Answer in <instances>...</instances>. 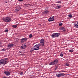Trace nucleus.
Listing matches in <instances>:
<instances>
[{
  "mask_svg": "<svg viewBox=\"0 0 78 78\" xmlns=\"http://www.w3.org/2000/svg\"><path fill=\"white\" fill-rule=\"evenodd\" d=\"M8 58L2 59L0 60V65H5L7 63Z\"/></svg>",
  "mask_w": 78,
  "mask_h": 78,
  "instance_id": "obj_1",
  "label": "nucleus"
},
{
  "mask_svg": "<svg viewBox=\"0 0 78 78\" xmlns=\"http://www.w3.org/2000/svg\"><path fill=\"white\" fill-rule=\"evenodd\" d=\"M4 21H5L6 23H8L11 21V18L9 17H7L3 19Z\"/></svg>",
  "mask_w": 78,
  "mask_h": 78,
  "instance_id": "obj_2",
  "label": "nucleus"
},
{
  "mask_svg": "<svg viewBox=\"0 0 78 78\" xmlns=\"http://www.w3.org/2000/svg\"><path fill=\"white\" fill-rule=\"evenodd\" d=\"M58 63V60L56 59L54 60L53 61L51 62L49 64V65L51 66V65H53L54 66L55 65V64H57Z\"/></svg>",
  "mask_w": 78,
  "mask_h": 78,
  "instance_id": "obj_3",
  "label": "nucleus"
},
{
  "mask_svg": "<svg viewBox=\"0 0 78 78\" xmlns=\"http://www.w3.org/2000/svg\"><path fill=\"white\" fill-rule=\"evenodd\" d=\"M59 35H60V34L59 33H54L52 34L51 37L53 38L58 37H59Z\"/></svg>",
  "mask_w": 78,
  "mask_h": 78,
  "instance_id": "obj_4",
  "label": "nucleus"
},
{
  "mask_svg": "<svg viewBox=\"0 0 78 78\" xmlns=\"http://www.w3.org/2000/svg\"><path fill=\"white\" fill-rule=\"evenodd\" d=\"M40 46H41V44H38L35 45L34 47V48H35L36 50H39V48H40L39 47Z\"/></svg>",
  "mask_w": 78,
  "mask_h": 78,
  "instance_id": "obj_5",
  "label": "nucleus"
},
{
  "mask_svg": "<svg viewBox=\"0 0 78 78\" xmlns=\"http://www.w3.org/2000/svg\"><path fill=\"white\" fill-rule=\"evenodd\" d=\"M21 9V7L20 6H16V7L15 8V9L16 12L20 11Z\"/></svg>",
  "mask_w": 78,
  "mask_h": 78,
  "instance_id": "obj_6",
  "label": "nucleus"
},
{
  "mask_svg": "<svg viewBox=\"0 0 78 78\" xmlns=\"http://www.w3.org/2000/svg\"><path fill=\"white\" fill-rule=\"evenodd\" d=\"M4 73L5 74L6 76H9L11 75V73L8 70L5 71L4 72Z\"/></svg>",
  "mask_w": 78,
  "mask_h": 78,
  "instance_id": "obj_7",
  "label": "nucleus"
},
{
  "mask_svg": "<svg viewBox=\"0 0 78 78\" xmlns=\"http://www.w3.org/2000/svg\"><path fill=\"white\" fill-rule=\"evenodd\" d=\"M40 42L41 45V46H42V47H44L45 44V43H44V40L42 38L40 41Z\"/></svg>",
  "mask_w": 78,
  "mask_h": 78,
  "instance_id": "obj_8",
  "label": "nucleus"
},
{
  "mask_svg": "<svg viewBox=\"0 0 78 78\" xmlns=\"http://www.w3.org/2000/svg\"><path fill=\"white\" fill-rule=\"evenodd\" d=\"M27 39H28V38H23L21 40V43H23V42H24L25 41H27Z\"/></svg>",
  "mask_w": 78,
  "mask_h": 78,
  "instance_id": "obj_9",
  "label": "nucleus"
},
{
  "mask_svg": "<svg viewBox=\"0 0 78 78\" xmlns=\"http://www.w3.org/2000/svg\"><path fill=\"white\" fill-rule=\"evenodd\" d=\"M14 45V44H9L7 45V47L8 48H12L13 47Z\"/></svg>",
  "mask_w": 78,
  "mask_h": 78,
  "instance_id": "obj_10",
  "label": "nucleus"
},
{
  "mask_svg": "<svg viewBox=\"0 0 78 78\" xmlns=\"http://www.w3.org/2000/svg\"><path fill=\"white\" fill-rule=\"evenodd\" d=\"M55 20L53 19V17H51L49 18L48 20V22H52Z\"/></svg>",
  "mask_w": 78,
  "mask_h": 78,
  "instance_id": "obj_11",
  "label": "nucleus"
},
{
  "mask_svg": "<svg viewBox=\"0 0 78 78\" xmlns=\"http://www.w3.org/2000/svg\"><path fill=\"white\" fill-rule=\"evenodd\" d=\"M26 48V46L24 45V46H21V48H22V49H24Z\"/></svg>",
  "mask_w": 78,
  "mask_h": 78,
  "instance_id": "obj_12",
  "label": "nucleus"
},
{
  "mask_svg": "<svg viewBox=\"0 0 78 78\" xmlns=\"http://www.w3.org/2000/svg\"><path fill=\"white\" fill-rule=\"evenodd\" d=\"M78 24V21H76L74 23V26H75L76 27Z\"/></svg>",
  "mask_w": 78,
  "mask_h": 78,
  "instance_id": "obj_13",
  "label": "nucleus"
},
{
  "mask_svg": "<svg viewBox=\"0 0 78 78\" xmlns=\"http://www.w3.org/2000/svg\"><path fill=\"white\" fill-rule=\"evenodd\" d=\"M60 30H63V31H66L65 28H64V27H61Z\"/></svg>",
  "mask_w": 78,
  "mask_h": 78,
  "instance_id": "obj_14",
  "label": "nucleus"
},
{
  "mask_svg": "<svg viewBox=\"0 0 78 78\" xmlns=\"http://www.w3.org/2000/svg\"><path fill=\"white\" fill-rule=\"evenodd\" d=\"M36 50V49L35 48H31V50H30V51L31 52V51H34V50Z\"/></svg>",
  "mask_w": 78,
  "mask_h": 78,
  "instance_id": "obj_15",
  "label": "nucleus"
},
{
  "mask_svg": "<svg viewBox=\"0 0 78 78\" xmlns=\"http://www.w3.org/2000/svg\"><path fill=\"white\" fill-rule=\"evenodd\" d=\"M56 76L57 77H61L60 73H59L58 74H56Z\"/></svg>",
  "mask_w": 78,
  "mask_h": 78,
  "instance_id": "obj_16",
  "label": "nucleus"
},
{
  "mask_svg": "<svg viewBox=\"0 0 78 78\" xmlns=\"http://www.w3.org/2000/svg\"><path fill=\"white\" fill-rule=\"evenodd\" d=\"M44 13H45V14H48V13L49 12V11H48V10H46L44 12Z\"/></svg>",
  "mask_w": 78,
  "mask_h": 78,
  "instance_id": "obj_17",
  "label": "nucleus"
},
{
  "mask_svg": "<svg viewBox=\"0 0 78 78\" xmlns=\"http://www.w3.org/2000/svg\"><path fill=\"white\" fill-rule=\"evenodd\" d=\"M68 16L69 17H70V18H72V16L71 13H69L68 15Z\"/></svg>",
  "mask_w": 78,
  "mask_h": 78,
  "instance_id": "obj_18",
  "label": "nucleus"
},
{
  "mask_svg": "<svg viewBox=\"0 0 78 78\" xmlns=\"http://www.w3.org/2000/svg\"><path fill=\"white\" fill-rule=\"evenodd\" d=\"M60 77L63 76H64V75H65V74L64 73H60Z\"/></svg>",
  "mask_w": 78,
  "mask_h": 78,
  "instance_id": "obj_19",
  "label": "nucleus"
},
{
  "mask_svg": "<svg viewBox=\"0 0 78 78\" xmlns=\"http://www.w3.org/2000/svg\"><path fill=\"white\" fill-rule=\"evenodd\" d=\"M12 27H13V28H16V27H17V26L16 25H13L12 26Z\"/></svg>",
  "mask_w": 78,
  "mask_h": 78,
  "instance_id": "obj_20",
  "label": "nucleus"
},
{
  "mask_svg": "<svg viewBox=\"0 0 78 78\" xmlns=\"http://www.w3.org/2000/svg\"><path fill=\"white\" fill-rule=\"evenodd\" d=\"M62 23H60L58 24V26L59 27H61V26H62Z\"/></svg>",
  "mask_w": 78,
  "mask_h": 78,
  "instance_id": "obj_21",
  "label": "nucleus"
},
{
  "mask_svg": "<svg viewBox=\"0 0 78 78\" xmlns=\"http://www.w3.org/2000/svg\"><path fill=\"white\" fill-rule=\"evenodd\" d=\"M74 51L73 49H71L69 51V52H73Z\"/></svg>",
  "mask_w": 78,
  "mask_h": 78,
  "instance_id": "obj_22",
  "label": "nucleus"
},
{
  "mask_svg": "<svg viewBox=\"0 0 78 78\" xmlns=\"http://www.w3.org/2000/svg\"><path fill=\"white\" fill-rule=\"evenodd\" d=\"M33 37V35H32V34H30L29 35V37H30V38H31V37Z\"/></svg>",
  "mask_w": 78,
  "mask_h": 78,
  "instance_id": "obj_23",
  "label": "nucleus"
},
{
  "mask_svg": "<svg viewBox=\"0 0 78 78\" xmlns=\"http://www.w3.org/2000/svg\"><path fill=\"white\" fill-rule=\"evenodd\" d=\"M61 5L60 6L57 5V8H58V9H59L60 8H61Z\"/></svg>",
  "mask_w": 78,
  "mask_h": 78,
  "instance_id": "obj_24",
  "label": "nucleus"
},
{
  "mask_svg": "<svg viewBox=\"0 0 78 78\" xmlns=\"http://www.w3.org/2000/svg\"><path fill=\"white\" fill-rule=\"evenodd\" d=\"M58 67L56 66H55V70H57V69H58Z\"/></svg>",
  "mask_w": 78,
  "mask_h": 78,
  "instance_id": "obj_25",
  "label": "nucleus"
},
{
  "mask_svg": "<svg viewBox=\"0 0 78 78\" xmlns=\"http://www.w3.org/2000/svg\"><path fill=\"white\" fill-rule=\"evenodd\" d=\"M23 72H21L20 73V75H23Z\"/></svg>",
  "mask_w": 78,
  "mask_h": 78,
  "instance_id": "obj_26",
  "label": "nucleus"
},
{
  "mask_svg": "<svg viewBox=\"0 0 78 78\" xmlns=\"http://www.w3.org/2000/svg\"><path fill=\"white\" fill-rule=\"evenodd\" d=\"M57 3H61V1H58L57 2Z\"/></svg>",
  "mask_w": 78,
  "mask_h": 78,
  "instance_id": "obj_27",
  "label": "nucleus"
},
{
  "mask_svg": "<svg viewBox=\"0 0 78 78\" xmlns=\"http://www.w3.org/2000/svg\"><path fill=\"white\" fill-rule=\"evenodd\" d=\"M2 51H5V50H6V49H5V48L2 49Z\"/></svg>",
  "mask_w": 78,
  "mask_h": 78,
  "instance_id": "obj_28",
  "label": "nucleus"
},
{
  "mask_svg": "<svg viewBox=\"0 0 78 78\" xmlns=\"http://www.w3.org/2000/svg\"><path fill=\"white\" fill-rule=\"evenodd\" d=\"M19 2H22L23 1V0H18Z\"/></svg>",
  "mask_w": 78,
  "mask_h": 78,
  "instance_id": "obj_29",
  "label": "nucleus"
},
{
  "mask_svg": "<svg viewBox=\"0 0 78 78\" xmlns=\"http://www.w3.org/2000/svg\"><path fill=\"white\" fill-rule=\"evenodd\" d=\"M65 66H69V64H66L65 65Z\"/></svg>",
  "mask_w": 78,
  "mask_h": 78,
  "instance_id": "obj_30",
  "label": "nucleus"
},
{
  "mask_svg": "<svg viewBox=\"0 0 78 78\" xmlns=\"http://www.w3.org/2000/svg\"><path fill=\"white\" fill-rule=\"evenodd\" d=\"M8 31V30H5V32H6V33H7Z\"/></svg>",
  "mask_w": 78,
  "mask_h": 78,
  "instance_id": "obj_31",
  "label": "nucleus"
},
{
  "mask_svg": "<svg viewBox=\"0 0 78 78\" xmlns=\"http://www.w3.org/2000/svg\"><path fill=\"white\" fill-rule=\"evenodd\" d=\"M60 56H63V54H60Z\"/></svg>",
  "mask_w": 78,
  "mask_h": 78,
  "instance_id": "obj_32",
  "label": "nucleus"
},
{
  "mask_svg": "<svg viewBox=\"0 0 78 78\" xmlns=\"http://www.w3.org/2000/svg\"><path fill=\"white\" fill-rule=\"evenodd\" d=\"M22 55H23V54H19V56H22Z\"/></svg>",
  "mask_w": 78,
  "mask_h": 78,
  "instance_id": "obj_33",
  "label": "nucleus"
},
{
  "mask_svg": "<svg viewBox=\"0 0 78 78\" xmlns=\"http://www.w3.org/2000/svg\"><path fill=\"white\" fill-rule=\"evenodd\" d=\"M3 78H8V77H7L6 76H4L3 77Z\"/></svg>",
  "mask_w": 78,
  "mask_h": 78,
  "instance_id": "obj_34",
  "label": "nucleus"
},
{
  "mask_svg": "<svg viewBox=\"0 0 78 78\" xmlns=\"http://www.w3.org/2000/svg\"><path fill=\"white\" fill-rule=\"evenodd\" d=\"M76 27V28H78V24L77 25V26Z\"/></svg>",
  "mask_w": 78,
  "mask_h": 78,
  "instance_id": "obj_35",
  "label": "nucleus"
},
{
  "mask_svg": "<svg viewBox=\"0 0 78 78\" xmlns=\"http://www.w3.org/2000/svg\"><path fill=\"white\" fill-rule=\"evenodd\" d=\"M26 5H27V6H28V5H30V4H26Z\"/></svg>",
  "mask_w": 78,
  "mask_h": 78,
  "instance_id": "obj_36",
  "label": "nucleus"
},
{
  "mask_svg": "<svg viewBox=\"0 0 78 78\" xmlns=\"http://www.w3.org/2000/svg\"><path fill=\"white\" fill-rule=\"evenodd\" d=\"M19 52V53H22V52L21 51H20Z\"/></svg>",
  "mask_w": 78,
  "mask_h": 78,
  "instance_id": "obj_37",
  "label": "nucleus"
},
{
  "mask_svg": "<svg viewBox=\"0 0 78 78\" xmlns=\"http://www.w3.org/2000/svg\"><path fill=\"white\" fill-rule=\"evenodd\" d=\"M5 3H8V2H5Z\"/></svg>",
  "mask_w": 78,
  "mask_h": 78,
  "instance_id": "obj_38",
  "label": "nucleus"
},
{
  "mask_svg": "<svg viewBox=\"0 0 78 78\" xmlns=\"http://www.w3.org/2000/svg\"><path fill=\"white\" fill-rule=\"evenodd\" d=\"M1 45V42H0V45Z\"/></svg>",
  "mask_w": 78,
  "mask_h": 78,
  "instance_id": "obj_39",
  "label": "nucleus"
},
{
  "mask_svg": "<svg viewBox=\"0 0 78 78\" xmlns=\"http://www.w3.org/2000/svg\"><path fill=\"white\" fill-rule=\"evenodd\" d=\"M58 73H59L60 72H58Z\"/></svg>",
  "mask_w": 78,
  "mask_h": 78,
  "instance_id": "obj_40",
  "label": "nucleus"
}]
</instances>
